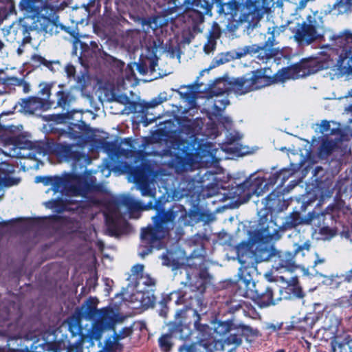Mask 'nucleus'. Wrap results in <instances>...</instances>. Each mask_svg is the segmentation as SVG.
I'll return each instance as SVG.
<instances>
[{"mask_svg":"<svg viewBox=\"0 0 352 352\" xmlns=\"http://www.w3.org/2000/svg\"><path fill=\"white\" fill-rule=\"evenodd\" d=\"M152 172L151 165L143 162L140 165L135 166L131 173L135 182L149 181Z\"/></svg>","mask_w":352,"mask_h":352,"instance_id":"7c9ffc66","label":"nucleus"},{"mask_svg":"<svg viewBox=\"0 0 352 352\" xmlns=\"http://www.w3.org/2000/svg\"><path fill=\"white\" fill-rule=\"evenodd\" d=\"M125 319L126 316L110 305L99 309L98 314L89 330V338L100 342L106 331H115L116 325L122 323Z\"/></svg>","mask_w":352,"mask_h":352,"instance_id":"39448f33","label":"nucleus"},{"mask_svg":"<svg viewBox=\"0 0 352 352\" xmlns=\"http://www.w3.org/2000/svg\"><path fill=\"white\" fill-rule=\"evenodd\" d=\"M5 143L8 145H12L15 148L24 149L31 146V142L25 140L24 137L21 135H11L5 139Z\"/></svg>","mask_w":352,"mask_h":352,"instance_id":"c9c22d12","label":"nucleus"},{"mask_svg":"<svg viewBox=\"0 0 352 352\" xmlns=\"http://www.w3.org/2000/svg\"><path fill=\"white\" fill-rule=\"evenodd\" d=\"M302 76L306 77L322 69V63L316 58H302L294 64Z\"/></svg>","mask_w":352,"mask_h":352,"instance_id":"a878e982","label":"nucleus"},{"mask_svg":"<svg viewBox=\"0 0 352 352\" xmlns=\"http://www.w3.org/2000/svg\"><path fill=\"white\" fill-rule=\"evenodd\" d=\"M140 31L137 30H129L125 32L126 41H129V43L133 44L139 37Z\"/></svg>","mask_w":352,"mask_h":352,"instance_id":"bf43d9fd","label":"nucleus"},{"mask_svg":"<svg viewBox=\"0 0 352 352\" xmlns=\"http://www.w3.org/2000/svg\"><path fill=\"white\" fill-rule=\"evenodd\" d=\"M221 35V29L217 22H213L212 27L208 32V38L211 39L212 41H215L220 38Z\"/></svg>","mask_w":352,"mask_h":352,"instance_id":"603ef678","label":"nucleus"},{"mask_svg":"<svg viewBox=\"0 0 352 352\" xmlns=\"http://www.w3.org/2000/svg\"><path fill=\"white\" fill-rule=\"evenodd\" d=\"M293 172L291 171L290 169H282L277 172V175H278V181L279 183L277 186V188H282L289 177L293 175Z\"/></svg>","mask_w":352,"mask_h":352,"instance_id":"3c124183","label":"nucleus"},{"mask_svg":"<svg viewBox=\"0 0 352 352\" xmlns=\"http://www.w3.org/2000/svg\"><path fill=\"white\" fill-rule=\"evenodd\" d=\"M332 350L338 352H352V336L346 333L336 335L331 342Z\"/></svg>","mask_w":352,"mask_h":352,"instance_id":"c85d7f7f","label":"nucleus"},{"mask_svg":"<svg viewBox=\"0 0 352 352\" xmlns=\"http://www.w3.org/2000/svg\"><path fill=\"white\" fill-rule=\"evenodd\" d=\"M156 5L155 9H159L160 14L168 16L176 12L178 10H182L184 6V1L181 0H153Z\"/></svg>","mask_w":352,"mask_h":352,"instance_id":"cd10ccee","label":"nucleus"},{"mask_svg":"<svg viewBox=\"0 0 352 352\" xmlns=\"http://www.w3.org/2000/svg\"><path fill=\"white\" fill-rule=\"evenodd\" d=\"M260 336L257 329L245 324H236L223 340V345L232 346V349H234L241 345L243 338L247 342L251 343Z\"/></svg>","mask_w":352,"mask_h":352,"instance_id":"2eb2a0df","label":"nucleus"},{"mask_svg":"<svg viewBox=\"0 0 352 352\" xmlns=\"http://www.w3.org/2000/svg\"><path fill=\"white\" fill-rule=\"evenodd\" d=\"M185 309L178 310L174 321L168 323V331L158 338V345L162 352H170L173 346V338L185 340L190 338L192 331L190 326L184 322Z\"/></svg>","mask_w":352,"mask_h":352,"instance_id":"423d86ee","label":"nucleus"},{"mask_svg":"<svg viewBox=\"0 0 352 352\" xmlns=\"http://www.w3.org/2000/svg\"><path fill=\"white\" fill-rule=\"evenodd\" d=\"M310 218V217L302 218L300 212L293 211L285 217L284 221L279 227V230L285 232L295 229L300 225H307V223H309Z\"/></svg>","mask_w":352,"mask_h":352,"instance_id":"bb28decb","label":"nucleus"},{"mask_svg":"<svg viewBox=\"0 0 352 352\" xmlns=\"http://www.w3.org/2000/svg\"><path fill=\"white\" fill-rule=\"evenodd\" d=\"M212 0H204L184 6L186 12L184 17L194 31L199 29V25L204 22L205 15H212Z\"/></svg>","mask_w":352,"mask_h":352,"instance_id":"4468645a","label":"nucleus"},{"mask_svg":"<svg viewBox=\"0 0 352 352\" xmlns=\"http://www.w3.org/2000/svg\"><path fill=\"white\" fill-rule=\"evenodd\" d=\"M141 305L143 307H153L154 305V296H152V297L148 296V293L145 294L143 293L142 294V298H141Z\"/></svg>","mask_w":352,"mask_h":352,"instance_id":"052dcab7","label":"nucleus"},{"mask_svg":"<svg viewBox=\"0 0 352 352\" xmlns=\"http://www.w3.org/2000/svg\"><path fill=\"white\" fill-rule=\"evenodd\" d=\"M336 221L327 222L325 225L318 228V233L326 237H332L336 235V229L331 228Z\"/></svg>","mask_w":352,"mask_h":352,"instance_id":"49530a36","label":"nucleus"},{"mask_svg":"<svg viewBox=\"0 0 352 352\" xmlns=\"http://www.w3.org/2000/svg\"><path fill=\"white\" fill-rule=\"evenodd\" d=\"M311 242L307 240L302 244L294 243L292 251L277 250L276 249L273 259V268L283 272H294L298 265L297 257L300 255L304 257L305 252H309Z\"/></svg>","mask_w":352,"mask_h":352,"instance_id":"9d476101","label":"nucleus"},{"mask_svg":"<svg viewBox=\"0 0 352 352\" xmlns=\"http://www.w3.org/2000/svg\"><path fill=\"white\" fill-rule=\"evenodd\" d=\"M229 60L223 54L214 57L211 63L209 69H212L227 63Z\"/></svg>","mask_w":352,"mask_h":352,"instance_id":"13d9d810","label":"nucleus"},{"mask_svg":"<svg viewBox=\"0 0 352 352\" xmlns=\"http://www.w3.org/2000/svg\"><path fill=\"white\" fill-rule=\"evenodd\" d=\"M68 178V173L65 174L63 177L52 176V190L54 192H58L60 190H66L67 181Z\"/></svg>","mask_w":352,"mask_h":352,"instance_id":"ea45409f","label":"nucleus"},{"mask_svg":"<svg viewBox=\"0 0 352 352\" xmlns=\"http://www.w3.org/2000/svg\"><path fill=\"white\" fill-rule=\"evenodd\" d=\"M290 203L289 199H285L284 195L276 190L272 191L263 201L264 209L271 216H276L286 210Z\"/></svg>","mask_w":352,"mask_h":352,"instance_id":"6ab92c4d","label":"nucleus"},{"mask_svg":"<svg viewBox=\"0 0 352 352\" xmlns=\"http://www.w3.org/2000/svg\"><path fill=\"white\" fill-rule=\"evenodd\" d=\"M279 300H296L302 299L305 294L300 284L298 277H292L285 287L279 290Z\"/></svg>","mask_w":352,"mask_h":352,"instance_id":"412c9836","label":"nucleus"},{"mask_svg":"<svg viewBox=\"0 0 352 352\" xmlns=\"http://www.w3.org/2000/svg\"><path fill=\"white\" fill-rule=\"evenodd\" d=\"M270 68H258L248 74L236 78L232 82V87L235 93L243 95L252 91L260 89L267 86L278 82L276 73L274 75L268 74Z\"/></svg>","mask_w":352,"mask_h":352,"instance_id":"20e7f679","label":"nucleus"},{"mask_svg":"<svg viewBox=\"0 0 352 352\" xmlns=\"http://www.w3.org/2000/svg\"><path fill=\"white\" fill-rule=\"evenodd\" d=\"M87 75L86 73H82L80 75L75 76L74 80L76 81V85L81 91H84L87 87L86 78Z\"/></svg>","mask_w":352,"mask_h":352,"instance_id":"4d7b16f0","label":"nucleus"},{"mask_svg":"<svg viewBox=\"0 0 352 352\" xmlns=\"http://www.w3.org/2000/svg\"><path fill=\"white\" fill-rule=\"evenodd\" d=\"M138 281H142V283L146 286H154L155 285V280L148 274H144Z\"/></svg>","mask_w":352,"mask_h":352,"instance_id":"69168bd1","label":"nucleus"},{"mask_svg":"<svg viewBox=\"0 0 352 352\" xmlns=\"http://www.w3.org/2000/svg\"><path fill=\"white\" fill-rule=\"evenodd\" d=\"M139 21L142 25V30L145 33H149L150 31L155 32L159 28L162 26L161 19L158 16L151 17H140Z\"/></svg>","mask_w":352,"mask_h":352,"instance_id":"473e14b6","label":"nucleus"},{"mask_svg":"<svg viewBox=\"0 0 352 352\" xmlns=\"http://www.w3.org/2000/svg\"><path fill=\"white\" fill-rule=\"evenodd\" d=\"M166 100L165 97H162L161 95H159L157 97L153 98L149 102H142V111H145L149 109L154 108L159 104H162L164 101Z\"/></svg>","mask_w":352,"mask_h":352,"instance_id":"a18cd8bd","label":"nucleus"},{"mask_svg":"<svg viewBox=\"0 0 352 352\" xmlns=\"http://www.w3.org/2000/svg\"><path fill=\"white\" fill-rule=\"evenodd\" d=\"M123 349V345L120 343L118 339H116L115 334L113 333L111 337H108L105 341L103 347V352H116L117 351H121Z\"/></svg>","mask_w":352,"mask_h":352,"instance_id":"e433bc0d","label":"nucleus"},{"mask_svg":"<svg viewBox=\"0 0 352 352\" xmlns=\"http://www.w3.org/2000/svg\"><path fill=\"white\" fill-rule=\"evenodd\" d=\"M279 238L280 236L278 232L270 233L268 229L256 230L252 234V239L255 245H259L261 243H268L270 241Z\"/></svg>","mask_w":352,"mask_h":352,"instance_id":"2f4dec72","label":"nucleus"},{"mask_svg":"<svg viewBox=\"0 0 352 352\" xmlns=\"http://www.w3.org/2000/svg\"><path fill=\"white\" fill-rule=\"evenodd\" d=\"M116 336V339L119 341L124 340L133 335L134 332V328L133 325L123 327L118 333L116 332V327H115V331H113Z\"/></svg>","mask_w":352,"mask_h":352,"instance_id":"de8ad7c7","label":"nucleus"},{"mask_svg":"<svg viewBox=\"0 0 352 352\" xmlns=\"http://www.w3.org/2000/svg\"><path fill=\"white\" fill-rule=\"evenodd\" d=\"M66 192L72 196H81L87 199V203L80 200L78 205L80 208H86L91 205H96L99 201L94 197H87V193L91 191V184L88 183L80 174L73 173H68L66 179Z\"/></svg>","mask_w":352,"mask_h":352,"instance_id":"ddd939ff","label":"nucleus"},{"mask_svg":"<svg viewBox=\"0 0 352 352\" xmlns=\"http://www.w3.org/2000/svg\"><path fill=\"white\" fill-rule=\"evenodd\" d=\"M160 308L158 309V314L162 318H166L168 316V307L167 305V301L166 299H162L160 303Z\"/></svg>","mask_w":352,"mask_h":352,"instance_id":"680f3d73","label":"nucleus"},{"mask_svg":"<svg viewBox=\"0 0 352 352\" xmlns=\"http://www.w3.org/2000/svg\"><path fill=\"white\" fill-rule=\"evenodd\" d=\"M301 73H299L297 67L295 66L294 64L283 67L281 69L278 70L276 72V76L278 78V81L279 82H285L286 80L289 79H298L299 78H302L300 75Z\"/></svg>","mask_w":352,"mask_h":352,"instance_id":"72a5a7b5","label":"nucleus"},{"mask_svg":"<svg viewBox=\"0 0 352 352\" xmlns=\"http://www.w3.org/2000/svg\"><path fill=\"white\" fill-rule=\"evenodd\" d=\"M54 86L52 82H41L38 85L40 89L38 91V95L41 96V98H46L48 100L50 99L51 91Z\"/></svg>","mask_w":352,"mask_h":352,"instance_id":"c03bdc74","label":"nucleus"},{"mask_svg":"<svg viewBox=\"0 0 352 352\" xmlns=\"http://www.w3.org/2000/svg\"><path fill=\"white\" fill-rule=\"evenodd\" d=\"M166 202L164 199L159 198L155 201L154 204L150 201L144 205L129 195H123L112 201L115 206H125L129 212L152 208L155 210V214L152 217L153 224L141 228L138 254L142 258L151 253L153 249H162L164 239L170 235V231L175 226L176 219L184 217L186 214L184 206L173 204L170 207L166 208Z\"/></svg>","mask_w":352,"mask_h":352,"instance_id":"f257e3e1","label":"nucleus"},{"mask_svg":"<svg viewBox=\"0 0 352 352\" xmlns=\"http://www.w3.org/2000/svg\"><path fill=\"white\" fill-rule=\"evenodd\" d=\"M249 242L243 241L236 247V253L241 265L239 271L237 284L243 285L244 293H247L248 287L252 282V274L256 270V264L271 260L273 262L276 248L269 243H261L256 245L253 250H250Z\"/></svg>","mask_w":352,"mask_h":352,"instance_id":"f03ea898","label":"nucleus"},{"mask_svg":"<svg viewBox=\"0 0 352 352\" xmlns=\"http://www.w3.org/2000/svg\"><path fill=\"white\" fill-rule=\"evenodd\" d=\"M162 44V41L157 37H149L146 43L147 53L149 56L156 57L158 48Z\"/></svg>","mask_w":352,"mask_h":352,"instance_id":"4c0bfd02","label":"nucleus"},{"mask_svg":"<svg viewBox=\"0 0 352 352\" xmlns=\"http://www.w3.org/2000/svg\"><path fill=\"white\" fill-rule=\"evenodd\" d=\"M190 302L186 304L182 309H185V313L187 309H192L193 311V315L197 316L196 320L194 322L195 328L199 331H204L206 328H208V324H203L200 322L201 316L198 313V309L199 311L202 310L203 307V299L202 298L195 294V296H189Z\"/></svg>","mask_w":352,"mask_h":352,"instance_id":"393cba45","label":"nucleus"},{"mask_svg":"<svg viewBox=\"0 0 352 352\" xmlns=\"http://www.w3.org/2000/svg\"><path fill=\"white\" fill-rule=\"evenodd\" d=\"M279 183L278 181V175H277V172L270 175L267 181L264 179V182L262 185V195L267 191L270 187H273L276 184Z\"/></svg>","mask_w":352,"mask_h":352,"instance_id":"8fccbe9b","label":"nucleus"},{"mask_svg":"<svg viewBox=\"0 0 352 352\" xmlns=\"http://www.w3.org/2000/svg\"><path fill=\"white\" fill-rule=\"evenodd\" d=\"M19 104L22 111L25 113L33 114L39 110L47 111L52 109L54 104V100H48L46 98H41L38 96H30L21 99Z\"/></svg>","mask_w":352,"mask_h":352,"instance_id":"aec40b11","label":"nucleus"},{"mask_svg":"<svg viewBox=\"0 0 352 352\" xmlns=\"http://www.w3.org/2000/svg\"><path fill=\"white\" fill-rule=\"evenodd\" d=\"M105 223L110 236H116L120 232L119 218L112 214H105Z\"/></svg>","mask_w":352,"mask_h":352,"instance_id":"f704fd0d","label":"nucleus"},{"mask_svg":"<svg viewBox=\"0 0 352 352\" xmlns=\"http://www.w3.org/2000/svg\"><path fill=\"white\" fill-rule=\"evenodd\" d=\"M146 56H148V59L149 60H148V71L149 70L151 73H153V72H155V67L157 65V56H151L148 54H147Z\"/></svg>","mask_w":352,"mask_h":352,"instance_id":"338daca9","label":"nucleus"},{"mask_svg":"<svg viewBox=\"0 0 352 352\" xmlns=\"http://www.w3.org/2000/svg\"><path fill=\"white\" fill-rule=\"evenodd\" d=\"M322 316V314L308 313L302 318L294 317L291 322V326L294 329L305 332L312 329L315 324Z\"/></svg>","mask_w":352,"mask_h":352,"instance_id":"5701e85b","label":"nucleus"},{"mask_svg":"<svg viewBox=\"0 0 352 352\" xmlns=\"http://www.w3.org/2000/svg\"><path fill=\"white\" fill-rule=\"evenodd\" d=\"M144 266L142 264H136L131 268V273L133 278L138 280L144 275Z\"/></svg>","mask_w":352,"mask_h":352,"instance_id":"6e6d98bb","label":"nucleus"},{"mask_svg":"<svg viewBox=\"0 0 352 352\" xmlns=\"http://www.w3.org/2000/svg\"><path fill=\"white\" fill-rule=\"evenodd\" d=\"M320 149L325 154L330 155L333 150V144L331 141L327 140H323L320 146Z\"/></svg>","mask_w":352,"mask_h":352,"instance_id":"e2e57ef3","label":"nucleus"},{"mask_svg":"<svg viewBox=\"0 0 352 352\" xmlns=\"http://www.w3.org/2000/svg\"><path fill=\"white\" fill-rule=\"evenodd\" d=\"M212 144L211 143H207L203 146V148H200L198 153L199 154L201 151V157H205L207 155L210 156L212 158H215L214 155H213L212 152L210 151Z\"/></svg>","mask_w":352,"mask_h":352,"instance_id":"0e129e2a","label":"nucleus"},{"mask_svg":"<svg viewBox=\"0 0 352 352\" xmlns=\"http://www.w3.org/2000/svg\"><path fill=\"white\" fill-rule=\"evenodd\" d=\"M45 152L66 161H72L75 166H85L89 160L87 154L77 150L75 144L60 143L52 140L44 144Z\"/></svg>","mask_w":352,"mask_h":352,"instance_id":"1a4fd4ad","label":"nucleus"},{"mask_svg":"<svg viewBox=\"0 0 352 352\" xmlns=\"http://www.w3.org/2000/svg\"><path fill=\"white\" fill-rule=\"evenodd\" d=\"M79 45L80 54L78 60L81 65L85 69L96 65L102 58L103 53L102 47H100L94 41H91L89 43L80 41Z\"/></svg>","mask_w":352,"mask_h":352,"instance_id":"a211bd4d","label":"nucleus"},{"mask_svg":"<svg viewBox=\"0 0 352 352\" xmlns=\"http://www.w3.org/2000/svg\"><path fill=\"white\" fill-rule=\"evenodd\" d=\"M311 217L309 223L307 225H312L318 228L325 225L327 222L336 221L334 215L327 214V212H317L315 210L309 212L306 217Z\"/></svg>","mask_w":352,"mask_h":352,"instance_id":"c756f323","label":"nucleus"},{"mask_svg":"<svg viewBox=\"0 0 352 352\" xmlns=\"http://www.w3.org/2000/svg\"><path fill=\"white\" fill-rule=\"evenodd\" d=\"M322 26V17L314 14L308 15L302 23H296V26L290 30L298 45L307 46L321 36L319 30Z\"/></svg>","mask_w":352,"mask_h":352,"instance_id":"0eeeda50","label":"nucleus"},{"mask_svg":"<svg viewBox=\"0 0 352 352\" xmlns=\"http://www.w3.org/2000/svg\"><path fill=\"white\" fill-rule=\"evenodd\" d=\"M19 6L21 10L34 12L36 14L45 10L58 12L63 9L60 6L52 5L48 0H21Z\"/></svg>","mask_w":352,"mask_h":352,"instance_id":"4be33fe9","label":"nucleus"},{"mask_svg":"<svg viewBox=\"0 0 352 352\" xmlns=\"http://www.w3.org/2000/svg\"><path fill=\"white\" fill-rule=\"evenodd\" d=\"M274 35L270 36L264 44H253L245 47V53L251 55H256V57L263 63H267L268 60L274 57L278 56L280 53V50L278 47H274L276 44Z\"/></svg>","mask_w":352,"mask_h":352,"instance_id":"f3484780","label":"nucleus"},{"mask_svg":"<svg viewBox=\"0 0 352 352\" xmlns=\"http://www.w3.org/2000/svg\"><path fill=\"white\" fill-rule=\"evenodd\" d=\"M179 352H197V348L194 343L182 344L179 348Z\"/></svg>","mask_w":352,"mask_h":352,"instance_id":"774afa93","label":"nucleus"},{"mask_svg":"<svg viewBox=\"0 0 352 352\" xmlns=\"http://www.w3.org/2000/svg\"><path fill=\"white\" fill-rule=\"evenodd\" d=\"M148 60H149L148 59V56H140L138 63H136V69L142 75H144L148 73Z\"/></svg>","mask_w":352,"mask_h":352,"instance_id":"864d4df0","label":"nucleus"},{"mask_svg":"<svg viewBox=\"0 0 352 352\" xmlns=\"http://www.w3.org/2000/svg\"><path fill=\"white\" fill-rule=\"evenodd\" d=\"M31 60L34 64H37L38 65H43L52 72H55L56 71L53 65L60 64L58 60H47L39 54H33Z\"/></svg>","mask_w":352,"mask_h":352,"instance_id":"58836bf2","label":"nucleus"},{"mask_svg":"<svg viewBox=\"0 0 352 352\" xmlns=\"http://www.w3.org/2000/svg\"><path fill=\"white\" fill-rule=\"evenodd\" d=\"M194 145L186 140H179L173 143L170 148L163 151V156L170 157L165 164L176 172L184 170L193 157Z\"/></svg>","mask_w":352,"mask_h":352,"instance_id":"6e6552de","label":"nucleus"},{"mask_svg":"<svg viewBox=\"0 0 352 352\" xmlns=\"http://www.w3.org/2000/svg\"><path fill=\"white\" fill-rule=\"evenodd\" d=\"M101 1L102 0H88L87 3H82V7L85 8L89 16H94L100 12Z\"/></svg>","mask_w":352,"mask_h":352,"instance_id":"37998d69","label":"nucleus"},{"mask_svg":"<svg viewBox=\"0 0 352 352\" xmlns=\"http://www.w3.org/2000/svg\"><path fill=\"white\" fill-rule=\"evenodd\" d=\"M263 182V177L250 176L240 184L235 186L232 184L228 190V198L235 199L237 202L245 203L253 195H262Z\"/></svg>","mask_w":352,"mask_h":352,"instance_id":"9b49d317","label":"nucleus"},{"mask_svg":"<svg viewBox=\"0 0 352 352\" xmlns=\"http://www.w3.org/2000/svg\"><path fill=\"white\" fill-rule=\"evenodd\" d=\"M24 11L28 14V19L30 18L33 21L30 25L20 21L19 30L23 35L21 45H25L31 42L32 38L30 34L31 30H36L38 32L48 34L52 36L58 34L60 30L65 28L59 22L58 12H50L47 10L39 12L38 14L28 10Z\"/></svg>","mask_w":352,"mask_h":352,"instance_id":"7ed1b4c3","label":"nucleus"},{"mask_svg":"<svg viewBox=\"0 0 352 352\" xmlns=\"http://www.w3.org/2000/svg\"><path fill=\"white\" fill-rule=\"evenodd\" d=\"M236 324L234 323L233 320H228L226 321H219L217 323V327L214 329V331L217 334L220 336H225L229 333Z\"/></svg>","mask_w":352,"mask_h":352,"instance_id":"a19ab883","label":"nucleus"},{"mask_svg":"<svg viewBox=\"0 0 352 352\" xmlns=\"http://www.w3.org/2000/svg\"><path fill=\"white\" fill-rule=\"evenodd\" d=\"M237 292L241 296L252 295L254 301L261 308L267 307L270 305L276 304V300L274 298V289L272 286L264 283L257 282L255 283L252 277V282L248 287L247 293H244L245 290L243 289V285L241 287L237 284Z\"/></svg>","mask_w":352,"mask_h":352,"instance_id":"f8f14e48","label":"nucleus"},{"mask_svg":"<svg viewBox=\"0 0 352 352\" xmlns=\"http://www.w3.org/2000/svg\"><path fill=\"white\" fill-rule=\"evenodd\" d=\"M135 183L139 186L142 195L154 197L155 193L150 187L149 181L135 182Z\"/></svg>","mask_w":352,"mask_h":352,"instance_id":"5fc2aeb1","label":"nucleus"},{"mask_svg":"<svg viewBox=\"0 0 352 352\" xmlns=\"http://www.w3.org/2000/svg\"><path fill=\"white\" fill-rule=\"evenodd\" d=\"M59 87L60 89L56 93V102L54 101V104L52 108L60 107L63 111H66V112L59 114H53L50 116L52 117V120L58 123H62L65 122L67 119H71L72 118L73 112L70 111L69 109L71 104L75 100V97L70 91L63 89L64 85H60Z\"/></svg>","mask_w":352,"mask_h":352,"instance_id":"dca6fc26","label":"nucleus"},{"mask_svg":"<svg viewBox=\"0 0 352 352\" xmlns=\"http://www.w3.org/2000/svg\"><path fill=\"white\" fill-rule=\"evenodd\" d=\"M98 300L96 298L89 297L80 308H77L76 314L77 317L80 319L93 322L96 320L99 309H97Z\"/></svg>","mask_w":352,"mask_h":352,"instance_id":"b1692460","label":"nucleus"},{"mask_svg":"<svg viewBox=\"0 0 352 352\" xmlns=\"http://www.w3.org/2000/svg\"><path fill=\"white\" fill-rule=\"evenodd\" d=\"M231 19H232V20H230L228 23L226 29L229 32H230L232 34H234L236 31V30L239 28V25L241 23H247L248 28L255 27V26H249L248 21H239V16L238 17L237 19L236 18H231Z\"/></svg>","mask_w":352,"mask_h":352,"instance_id":"09e8293b","label":"nucleus"},{"mask_svg":"<svg viewBox=\"0 0 352 352\" xmlns=\"http://www.w3.org/2000/svg\"><path fill=\"white\" fill-rule=\"evenodd\" d=\"M86 127L87 124L83 121L81 122V124L70 122L67 127L68 133L73 138H78L82 132L85 131Z\"/></svg>","mask_w":352,"mask_h":352,"instance_id":"79ce46f5","label":"nucleus"}]
</instances>
